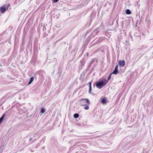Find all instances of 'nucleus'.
Masks as SVG:
<instances>
[{
  "mask_svg": "<svg viewBox=\"0 0 153 153\" xmlns=\"http://www.w3.org/2000/svg\"><path fill=\"white\" fill-rule=\"evenodd\" d=\"M108 82V80L99 81L97 82L96 86L98 88L101 89L104 87Z\"/></svg>",
  "mask_w": 153,
  "mask_h": 153,
  "instance_id": "nucleus-1",
  "label": "nucleus"
},
{
  "mask_svg": "<svg viewBox=\"0 0 153 153\" xmlns=\"http://www.w3.org/2000/svg\"><path fill=\"white\" fill-rule=\"evenodd\" d=\"M79 103L81 106H83L89 105L90 104V102L88 99L85 98L79 100Z\"/></svg>",
  "mask_w": 153,
  "mask_h": 153,
  "instance_id": "nucleus-2",
  "label": "nucleus"
},
{
  "mask_svg": "<svg viewBox=\"0 0 153 153\" xmlns=\"http://www.w3.org/2000/svg\"><path fill=\"white\" fill-rule=\"evenodd\" d=\"M118 63L120 67H123L125 65V62L124 60H120L119 61Z\"/></svg>",
  "mask_w": 153,
  "mask_h": 153,
  "instance_id": "nucleus-3",
  "label": "nucleus"
},
{
  "mask_svg": "<svg viewBox=\"0 0 153 153\" xmlns=\"http://www.w3.org/2000/svg\"><path fill=\"white\" fill-rule=\"evenodd\" d=\"M6 8L5 7H0V11L1 13H4L6 11Z\"/></svg>",
  "mask_w": 153,
  "mask_h": 153,
  "instance_id": "nucleus-4",
  "label": "nucleus"
},
{
  "mask_svg": "<svg viewBox=\"0 0 153 153\" xmlns=\"http://www.w3.org/2000/svg\"><path fill=\"white\" fill-rule=\"evenodd\" d=\"M118 65H117L115 67L114 70L112 73L113 74H117L118 71Z\"/></svg>",
  "mask_w": 153,
  "mask_h": 153,
  "instance_id": "nucleus-5",
  "label": "nucleus"
},
{
  "mask_svg": "<svg viewBox=\"0 0 153 153\" xmlns=\"http://www.w3.org/2000/svg\"><path fill=\"white\" fill-rule=\"evenodd\" d=\"M5 116V113H4L0 118V124L2 123Z\"/></svg>",
  "mask_w": 153,
  "mask_h": 153,
  "instance_id": "nucleus-6",
  "label": "nucleus"
},
{
  "mask_svg": "<svg viewBox=\"0 0 153 153\" xmlns=\"http://www.w3.org/2000/svg\"><path fill=\"white\" fill-rule=\"evenodd\" d=\"M34 79V78L33 77H31L30 78V80H29V81L28 83V85L30 84L33 81V80Z\"/></svg>",
  "mask_w": 153,
  "mask_h": 153,
  "instance_id": "nucleus-7",
  "label": "nucleus"
},
{
  "mask_svg": "<svg viewBox=\"0 0 153 153\" xmlns=\"http://www.w3.org/2000/svg\"><path fill=\"white\" fill-rule=\"evenodd\" d=\"M91 85V82H90L89 83V93L90 94L91 93V90H92Z\"/></svg>",
  "mask_w": 153,
  "mask_h": 153,
  "instance_id": "nucleus-8",
  "label": "nucleus"
},
{
  "mask_svg": "<svg viewBox=\"0 0 153 153\" xmlns=\"http://www.w3.org/2000/svg\"><path fill=\"white\" fill-rule=\"evenodd\" d=\"M101 102L102 104H105L106 102V100L105 98H103L101 100Z\"/></svg>",
  "mask_w": 153,
  "mask_h": 153,
  "instance_id": "nucleus-9",
  "label": "nucleus"
},
{
  "mask_svg": "<svg viewBox=\"0 0 153 153\" xmlns=\"http://www.w3.org/2000/svg\"><path fill=\"white\" fill-rule=\"evenodd\" d=\"M86 72L83 71L80 74V77L81 78H83Z\"/></svg>",
  "mask_w": 153,
  "mask_h": 153,
  "instance_id": "nucleus-10",
  "label": "nucleus"
},
{
  "mask_svg": "<svg viewBox=\"0 0 153 153\" xmlns=\"http://www.w3.org/2000/svg\"><path fill=\"white\" fill-rule=\"evenodd\" d=\"M126 13L127 14H130L131 13V12L129 9H127L126 10Z\"/></svg>",
  "mask_w": 153,
  "mask_h": 153,
  "instance_id": "nucleus-11",
  "label": "nucleus"
},
{
  "mask_svg": "<svg viewBox=\"0 0 153 153\" xmlns=\"http://www.w3.org/2000/svg\"><path fill=\"white\" fill-rule=\"evenodd\" d=\"M79 114L77 113H75V114H74V117L75 118H78L79 117Z\"/></svg>",
  "mask_w": 153,
  "mask_h": 153,
  "instance_id": "nucleus-12",
  "label": "nucleus"
},
{
  "mask_svg": "<svg viewBox=\"0 0 153 153\" xmlns=\"http://www.w3.org/2000/svg\"><path fill=\"white\" fill-rule=\"evenodd\" d=\"M95 61L96 62H97V59H92V61L90 62V64L91 65Z\"/></svg>",
  "mask_w": 153,
  "mask_h": 153,
  "instance_id": "nucleus-13",
  "label": "nucleus"
},
{
  "mask_svg": "<svg viewBox=\"0 0 153 153\" xmlns=\"http://www.w3.org/2000/svg\"><path fill=\"white\" fill-rule=\"evenodd\" d=\"M45 110L44 108H41L40 112L42 113H43L45 112Z\"/></svg>",
  "mask_w": 153,
  "mask_h": 153,
  "instance_id": "nucleus-14",
  "label": "nucleus"
},
{
  "mask_svg": "<svg viewBox=\"0 0 153 153\" xmlns=\"http://www.w3.org/2000/svg\"><path fill=\"white\" fill-rule=\"evenodd\" d=\"M113 74L112 73H111L110 75L108 76V79L107 80H108H108H110L111 78V76L112 75V74Z\"/></svg>",
  "mask_w": 153,
  "mask_h": 153,
  "instance_id": "nucleus-15",
  "label": "nucleus"
},
{
  "mask_svg": "<svg viewBox=\"0 0 153 153\" xmlns=\"http://www.w3.org/2000/svg\"><path fill=\"white\" fill-rule=\"evenodd\" d=\"M59 0H52V2L53 3H55L57 2Z\"/></svg>",
  "mask_w": 153,
  "mask_h": 153,
  "instance_id": "nucleus-16",
  "label": "nucleus"
},
{
  "mask_svg": "<svg viewBox=\"0 0 153 153\" xmlns=\"http://www.w3.org/2000/svg\"><path fill=\"white\" fill-rule=\"evenodd\" d=\"M86 106L84 107V108L85 110H88L89 109V107L88 105H85Z\"/></svg>",
  "mask_w": 153,
  "mask_h": 153,
  "instance_id": "nucleus-17",
  "label": "nucleus"
},
{
  "mask_svg": "<svg viewBox=\"0 0 153 153\" xmlns=\"http://www.w3.org/2000/svg\"><path fill=\"white\" fill-rule=\"evenodd\" d=\"M33 138V137H30L29 138V141H31L32 139Z\"/></svg>",
  "mask_w": 153,
  "mask_h": 153,
  "instance_id": "nucleus-18",
  "label": "nucleus"
},
{
  "mask_svg": "<svg viewBox=\"0 0 153 153\" xmlns=\"http://www.w3.org/2000/svg\"><path fill=\"white\" fill-rule=\"evenodd\" d=\"M8 5L7 6V7H8L10 5H9V4H8Z\"/></svg>",
  "mask_w": 153,
  "mask_h": 153,
  "instance_id": "nucleus-19",
  "label": "nucleus"
},
{
  "mask_svg": "<svg viewBox=\"0 0 153 153\" xmlns=\"http://www.w3.org/2000/svg\"><path fill=\"white\" fill-rule=\"evenodd\" d=\"M35 141V140L34 139V140H33V141Z\"/></svg>",
  "mask_w": 153,
  "mask_h": 153,
  "instance_id": "nucleus-20",
  "label": "nucleus"
}]
</instances>
